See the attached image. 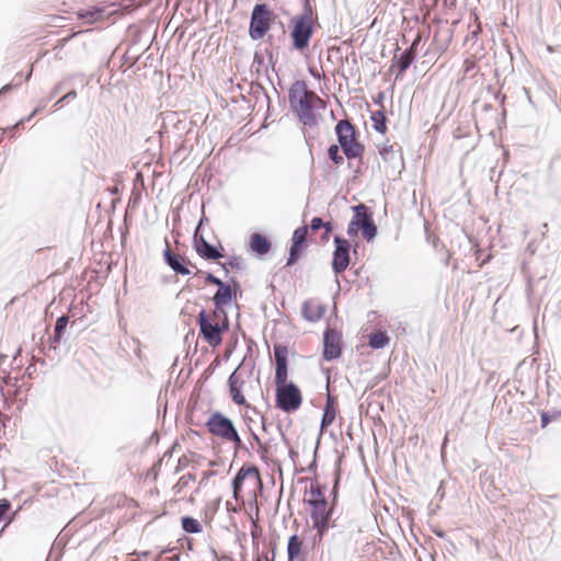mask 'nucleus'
Masks as SVG:
<instances>
[{
  "label": "nucleus",
  "mask_w": 561,
  "mask_h": 561,
  "mask_svg": "<svg viewBox=\"0 0 561 561\" xmlns=\"http://www.w3.org/2000/svg\"><path fill=\"white\" fill-rule=\"evenodd\" d=\"M275 359L276 386L275 402L276 407L285 413L296 412L302 404V394L299 387L287 381L288 378V350L282 343H275L273 346Z\"/></svg>",
  "instance_id": "obj_1"
},
{
  "label": "nucleus",
  "mask_w": 561,
  "mask_h": 561,
  "mask_svg": "<svg viewBox=\"0 0 561 561\" xmlns=\"http://www.w3.org/2000/svg\"><path fill=\"white\" fill-rule=\"evenodd\" d=\"M288 103L297 119L305 127L318 126V118L314 112V105L310 100V93L307 83L304 80H296L288 90Z\"/></svg>",
  "instance_id": "obj_2"
},
{
  "label": "nucleus",
  "mask_w": 561,
  "mask_h": 561,
  "mask_svg": "<svg viewBox=\"0 0 561 561\" xmlns=\"http://www.w3.org/2000/svg\"><path fill=\"white\" fill-rule=\"evenodd\" d=\"M318 24L317 11H302L300 14L290 19V39L291 48L297 51H304L310 45Z\"/></svg>",
  "instance_id": "obj_3"
},
{
  "label": "nucleus",
  "mask_w": 561,
  "mask_h": 561,
  "mask_svg": "<svg viewBox=\"0 0 561 561\" xmlns=\"http://www.w3.org/2000/svg\"><path fill=\"white\" fill-rule=\"evenodd\" d=\"M214 318L220 321L216 323L211 322L207 311L202 309L197 316V324L201 336H203L209 346L216 348L222 343V334L229 330V318L228 314H219Z\"/></svg>",
  "instance_id": "obj_4"
},
{
  "label": "nucleus",
  "mask_w": 561,
  "mask_h": 561,
  "mask_svg": "<svg viewBox=\"0 0 561 561\" xmlns=\"http://www.w3.org/2000/svg\"><path fill=\"white\" fill-rule=\"evenodd\" d=\"M274 15L266 3H257L253 7L249 24V36L253 41L261 39L270 31Z\"/></svg>",
  "instance_id": "obj_5"
},
{
  "label": "nucleus",
  "mask_w": 561,
  "mask_h": 561,
  "mask_svg": "<svg viewBox=\"0 0 561 561\" xmlns=\"http://www.w3.org/2000/svg\"><path fill=\"white\" fill-rule=\"evenodd\" d=\"M207 431L216 437L227 440L234 432L237 427L232 420L225 415L220 411H214L205 422Z\"/></svg>",
  "instance_id": "obj_6"
},
{
  "label": "nucleus",
  "mask_w": 561,
  "mask_h": 561,
  "mask_svg": "<svg viewBox=\"0 0 561 561\" xmlns=\"http://www.w3.org/2000/svg\"><path fill=\"white\" fill-rule=\"evenodd\" d=\"M334 251L332 254V271L337 276L342 274L351 263L352 245L344 237L336 234L333 238Z\"/></svg>",
  "instance_id": "obj_7"
},
{
  "label": "nucleus",
  "mask_w": 561,
  "mask_h": 561,
  "mask_svg": "<svg viewBox=\"0 0 561 561\" xmlns=\"http://www.w3.org/2000/svg\"><path fill=\"white\" fill-rule=\"evenodd\" d=\"M343 352L342 334L331 327H327L323 332V352L322 357L327 362H332L341 357Z\"/></svg>",
  "instance_id": "obj_8"
},
{
  "label": "nucleus",
  "mask_w": 561,
  "mask_h": 561,
  "mask_svg": "<svg viewBox=\"0 0 561 561\" xmlns=\"http://www.w3.org/2000/svg\"><path fill=\"white\" fill-rule=\"evenodd\" d=\"M231 282L233 283L234 288L225 282L220 283L218 286V289L213 297L215 306L214 317L227 314L225 306L229 305L231 301H237V290L240 288V285L234 278H231Z\"/></svg>",
  "instance_id": "obj_9"
},
{
  "label": "nucleus",
  "mask_w": 561,
  "mask_h": 561,
  "mask_svg": "<svg viewBox=\"0 0 561 561\" xmlns=\"http://www.w3.org/2000/svg\"><path fill=\"white\" fill-rule=\"evenodd\" d=\"M193 248L196 254L206 261H217L225 256V250L221 245H214L209 243L204 234L198 231L193 233Z\"/></svg>",
  "instance_id": "obj_10"
},
{
  "label": "nucleus",
  "mask_w": 561,
  "mask_h": 561,
  "mask_svg": "<svg viewBox=\"0 0 561 561\" xmlns=\"http://www.w3.org/2000/svg\"><path fill=\"white\" fill-rule=\"evenodd\" d=\"M242 364H244V360L230 374L228 378V387L231 400L236 404L243 405L247 409L251 410L253 413L260 414L255 407H252L247 402L245 397L242 393V387L244 385V379L241 377L240 373Z\"/></svg>",
  "instance_id": "obj_11"
},
{
  "label": "nucleus",
  "mask_w": 561,
  "mask_h": 561,
  "mask_svg": "<svg viewBox=\"0 0 561 561\" xmlns=\"http://www.w3.org/2000/svg\"><path fill=\"white\" fill-rule=\"evenodd\" d=\"M165 248L163 250L164 263L176 274L186 276L191 274L190 265L194 266L188 259L180 254L174 253L171 250L170 241L168 238L164 239Z\"/></svg>",
  "instance_id": "obj_12"
},
{
  "label": "nucleus",
  "mask_w": 561,
  "mask_h": 561,
  "mask_svg": "<svg viewBox=\"0 0 561 561\" xmlns=\"http://www.w3.org/2000/svg\"><path fill=\"white\" fill-rule=\"evenodd\" d=\"M416 46L417 41H414L412 45L405 48L401 54H394L392 59V67L398 68L396 79L402 77L404 72L411 67L416 58Z\"/></svg>",
  "instance_id": "obj_13"
},
{
  "label": "nucleus",
  "mask_w": 561,
  "mask_h": 561,
  "mask_svg": "<svg viewBox=\"0 0 561 561\" xmlns=\"http://www.w3.org/2000/svg\"><path fill=\"white\" fill-rule=\"evenodd\" d=\"M312 529L316 531L313 542H321L328 536L329 530L336 527H344L340 522V517L311 518Z\"/></svg>",
  "instance_id": "obj_14"
},
{
  "label": "nucleus",
  "mask_w": 561,
  "mask_h": 561,
  "mask_svg": "<svg viewBox=\"0 0 561 561\" xmlns=\"http://www.w3.org/2000/svg\"><path fill=\"white\" fill-rule=\"evenodd\" d=\"M337 145L342 148L347 142L354 141L358 137V130L348 119H341L334 128Z\"/></svg>",
  "instance_id": "obj_15"
},
{
  "label": "nucleus",
  "mask_w": 561,
  "mask_h": 561,
  "mask_svg": "<svg viewBox=\"0 0 561 561\" xmlns=\"http://www.w3.org/2000/svg\"><path fill=\"white\" fill-rule=\"evenodd\" d=\"M254 474L255 477L260 476L259 468L254 465H243L236 473L231 481V488L233 492V497L237 500L239 493L242 491L244 480L248 476Z\"/></svg>",
  "instance_id": "obj_16"
},
{
  "label": "nucleus",
  "mask_w": 561,
  "mask_h": 561,
  "mask_svg": "<svg viewBox=\"0 0 561 561\" xmlns=\"http://www.w3.org/2000/svg\"><path fill=\"white\" fill-rule=\"evenodd\" d=\"M336 397L328 393L320 422V435L334 422L336 416Z\"/></svg>",
  "instance_id": "obj_17"
},
{
  "label": "nucleus",
  "mask_w": 561,
  "mask_h": 561,
  "mask_svg": "<svg viewBox=\"0 0 561 561\" xmlns=\"http://www.w3.org/2000/svg\"><path fill=\"white\" fill-rule=\"evenodd\" d=\"M327 307L323 304H314L312 300L304 301L301 314L308 322L319 321L325 313Z\"/></svg>",
  "instance_id": "obj_18"
},
{
  "label": "nucleus",
  "mask_w": 561,
  "mask_h": 561,
  "mask_svg": "<svg viewBox=\"0 0 561 561\" xmlns=\"http://www.w3.org/2000/svg\"><path fill=\"white\" fill-rule=\"evenodd\" d=\"M69 323V317L67 314H61L57 318L54 334L48 340V346L50 350H56L58 344L61 342L62 336L66 332L67 325Z\"/></svg>",
  "instance_id": "obj_19"
},
{
  "label": "nucleus",
  "mask_w": 561,
  "mask_h": 561,
  "mask_svg": "<svg viewBox=\"0 0 561 561\" xmlns=\"http://www.w3.org/2000/svg\"><path fill=\"white\" fill-rule=\"evenodd\" d=\"M272 243L266 236L254 232L250 236V248L260 256L267 254L271 250Z\"/></svg>",
  "instance_id": "obj_20"
},
{
  "label": "nucleus",
  "mask_w": 561,
  "mask_h": 561,
  "mask_svg": "<svg viewBox=\"0 0 561 561\" xmlns=\"http://www.w3.org/2000/svg\"><path fill=\"white\" fill-rule=\"evenodd\" d=\"M353 217L351 220L356 221L357 226L362 229L370 219L374 218V213L370 207L360 203L351 207Z\"/></svg>",
  "instance_id": "obj_21"
},
{
  "label": "nucleus",
  "mask_w": 561,
  "mask_h": 561,
  "mask_svg": "<svg viewBox=\"0 0 561 561\" xmlns=\"http://www.w3.org/2000/svg\"><path fill=\"white\" fill-rule=\"evenodd\" d=\"M310 507V518H327L333 517V513L335 507L329 502V500H324L323 502H318L313 505H309Z\"/></svg>",
  "instance_id": "obj_22"
},
{
  "label": "nucleus",
  "mask_w": 561,
  "mask_h": 561,
  "mask_svg": "<svg viewBox=\"0 0 561 561\" xmlns=\"http://www.w3.org/2000/svg\"><path fill=\"white\" fill-rule=\"evenodd\" d=\"M247 85H248L247 94L250 98L254 99L255 103H260L261 101L266 102L267 107H270L271 99H270L265 88L261 83L252 81V82L247 83Z\"/></svg>",
  "instance_id": "obj_23"
},
{
  "label": "nucleus",
  "mask_w": 561,
  "mask_h": 561,
  "mask_svg": "<svg viewBox=\"0 0 561 561\" xmlns=\"http://www.w3.org/2000/svg\"><path fill=\"white\" fill-rule=\"evenodd\" d=\"M341 150L348 160H362L365 152V146L358 141V139H356L354 141L347 142L341 148Z\"/></svg>",
  "instance_id": "obj_24"
},
{
  "label": "nucleus",
  "mask_w": 561,
  "mask_h": 561,
  "mask_svg": "<svg viewBox=\"0 0 561 561\" xmlns=\"http://www.w3.org/2000/svg\"><path fill=\"white\" fill-rule=\"evenodd\" d=\"M325 489L327 486L320 485L317 480L311 481L309 489L310 497L305 499V504L309 506L327 500L328 497L324 494Z\"/></svg>",
  "instance_id": "obj_25"
},
{
  "label": "nucleus",
  "mask_w": 561,
  "mask_h": 561,
  "mask_svg": "<svg viewBox=\"0 0 561 561\" xmlns=\"http://www.w3.org/2000/svg\"><path fill=\"white\" fill-rule=\"evenodd\" d=\"M78 18L83 20L88 24H92L101 20L104 15V9L98 7H91L89 9L79 10L77 13Z\"/></svg>",
  "instance_id": "obj_26"
},
{
  "label": "nucleus",
  "mask_w": 561,
  "mask_h": 561,
  "mask_svg": "<svg viewBox=\"0 0 561 561\" xmlns=\"http://www.w3.org/2000/svg\"><path fill=\"white\" fill-rule=\"evenodd\" d=\"M302 540L297 534L291 535L287 541V559L294 561L301 554Z\"/></svg>",
  "instance_id": "obj_27"
},
{
  "label": "nucleus",
  "mask_w": 561,
  "mask_h": 561,
  "mask_svg": "<svg viewBox=\"0 0 561 561\" xmlns=\"http://www.w3.org/2000/svg\"><path fill=\"white\" fill-rule=\"evenodd\" d=\"M379 154L381 159L387 163H394L396 161H399L401 165L403 167V158L402 154H398L393 150V146L389 144H383L378 148Z\"/></svg>",
  "instance_id": "obj_28"
},
{
  "label": "nucleus",
  "mask_w": 561,
  "mask_h": 561,
  "mask_svg": "<svg viewBox=\"0 0 561 561\" xmlns=\"http://www.w3.org/2000/svg\"><path fill=\"white\" fill-rule=\"evenodd\" d=\"M389 336L383 331H376L369 334L368 336V345L373 350H381L389 344Z\"/></svg>",
  "instance_id": "obj_29"
},
{
  "label": "nucleus",
  "mask_w": 561,
  "mask_h": 561,
  "mask_svg": "<svg viewBox=\"0 0 561 561\" xmlns=\"http://www.w3.org/2000/svg\"><path fill=\"white\" fill-rule=\"evenodd\" d=\"M374 129L379 134H386L387 131V116L385 111H375L370 115Z\"/></svg>",
  "instance_id": "obj_30"
},
{
  "label": "nucleus",
  "mask_w": 561,
  "mask_h": 561,
  "mask_svg": "<svg viewBox=\"0 0 561 561\" xmlns=\"http://www.w3.org/2000/svg\"><path fill=\"white\" fill-rule=\"evenodd\" d=\"M182 529L187 534H199L203 530L201 523L192 516L181 518Z\"/></svg>",
  "instance_id": "obj_31"
},
{
  "label": "nucleus",
  "mask_w": 561,
  "mask_h": 561,
  "mask_svg": "<svg viewBox=\"0 0 561 561\" xmlns=\"http://www.w3.org/2000/svg\"><path fill=\"white\" fill-rule=\"evenodd\" d=\"M340 522L344 525V527L332 528L333 530H335L333 533V536L339 535L342 537V539L350 540L352 538V535H353L354 528H355L353 520L344 522L340 518Z\"/></svg>",
  "instance_id": "obj_32"
},
{
  "label": "nucleus",
  "mask_w": 561,
  "mask_h": 561,
  "mask_svg": "<svg viewBox=\"0 0 561 561\" xmlns=\"http://www.w3.org/2000/svg\"><path fill=\"white\" fill-rule=\"evenodd\" d=\"M363 238L367 242H371L375 240L378 233L377 225L374 221V218L370 219L362 229H360Z\"/></svg>",
  "instance_id": "obj_33"
},
{
  "label": "nucleus",
  "mask_w": 561,
  "mask_h": 561,
  "mask_svg": "<svg viewBox=\"0 0 561 561\" xmlns=\"http://www.w3.org/2000/svg\"><path fill=\"white\" fill-rule=\"evenodd\" d=\"M307 236H308V227L307 226L298 227L293 233L291 243L305 248L307 244Z\"/></svg>",
  "instance_id": "obj_34"
},
{
  "label": "nucleus",
  "mask_w": 561,
  "mask_h": 561,
  "mask_svg": "<svg viewBox=\"0 0 561 561\" xmlns=\"http://www.w3.org/2000/svg\"><path fill=\"white\" fill-rule=\"evenodd\" d=\"M340 482H341V472H340V469H336L334 471L333 485H332V489L330 491V497H331L330 503L334 507H336V504H337Z\"/></svg>",
  "instance_id": "obj_35"
},
{
  "label": "nucleus",
  "mask_w": 561,
  "mask_h": 561,
  "mask_svg": "<svg viewBox=\"0 0 561 561\" xmlns=\"http://www.w3.org/2000/svg\"><path fill=\"white\" fill-rule=\"evenodd\" d=\"M340 149L341 147L337 144H332L328 148V157L336 165L344 162V157L340 153Z\"/></svg>",
  "instance_id": "obj_36"
},
{
  "label": "nucleus",
  "mask_w": 561,
  "mask_h": 561,
  "mask_svg": "<svg viewBox=\"0 0 561 561\" xmlns=\"http://www.w3.org/2000/svg\"><path fill=\"white\" fill-rule=\"evenodd\" d=\"M304 249L305 248H302L300 245L291 243L290 249H289V255H288V259L286 262V266H291V265L296 264L297 261L299 260Z\"/></svg>",
  "instance_id": "obj_37"
},
{
  "label": "nucleus",
  "mask_w": 561,
  "mask_h": 561,
  "mask_svg": "<svg viewBox=\"0 0 561 561\" xmlns=\"http://www.w3.org/2000/svg\"><path fill=\"white\" fill-rule=\"evenodd\" d=\"M194 480H195V476L192 473H186V474L182 476L179 479V481L175 483V485L173 486L175 494L181 493L183 491V489H185L188 485V483Z\"/></svg>",
  "instance_id": "obj_38"
},
{
  "label": "nucleus",
  "mask_w": 561,
  "mask_h": 561,
  "mask_svg": "<svg viewBox=\"0 0 561 561\" xmlns=\"http://www.w3.org/2000/svg\"><path fill=\"white\" fill-rule=\"evenodd\" d=\"M10 510H11V502L7 499L1 500L0 501V523L8 518L7 523L4 524V527L8 526L12 520V517H8V513Z\"/></svg>",
  "instance_id": "obj_39"
},
{
  "label": "nucleus",
  "mask_w": 561,
  "mask_h": 561,
  "mask_svg": "<svg viewBox=\"0 0 561 561\" xmlns=\"http://www.w3.org/2000/svg\"><path fill=\"white\" fill-rule=\"evenodd\" d=\"M226 442H230L233 444L234 455H237L238 451L245 449V445L243 444L238 433V430Z\"/></svg>",
  "instance_id": "obj_40"
},
{
  "label": "nucleus",
  "mask_w": 561,
  "mask_h": 561,
  "mask_svg": "<svg viewBox=\"0 0 561 561\" xmlns=\"http://www.w3.org/2000/svg\"><path fill=\"white\" fill-rule=\"evenodd\" d=\"M46 104H47V101L43 100L41 102V104L37 107H35L33 110V112L27 117L20 119L15 124V127L19 128V127L23 126L25 122H30L37 113H39L43 108H45Z\"/></svg>",
  "instance_id": "obj_41"
},
{
  "label": "nucleus",
  "mask_w": 561,
  "mask_h": 561,
  "mask_svg": "<svg viewBox=\"0 0 561 561\" xmlns=\"http://www.w3.org/2000/svg\"><path fill=\"white\" fill-rule=\"evenodd\" d=\"M222 267V270L226 272V274L228 273V270L226 267V265H229L231 266L232 268H240L241 267V259L240 256H237V255H232L229 257L228 262L226 264L224 263H219Z\"/></svg>",
  "instance_id": "obj_42"
},
{
  "label": "nucleus",
  "mask_w": 561,
  "mask_h": 561,
  "mask_svg": "<svg viewBox=\"0 0 561 561\" xmlns=\"http://www.w3.org/2000/svg\"><path fill=\"white\" fill-rule=\"evenodd\" d=\"M323 229V233L321 236V241L322 242H328L331 238V233L334 229L333 227V222L332 221H325L324 224V227H322Z\"/></svg>",
  "instance_id": "obj_43"
},
{
  "label": "nucleus",
  "mask_w": 561,
  "mask_h": 561,
  "mask_svg": "<svg viewBox=\"0 0 561 561\" xmlns=\"http://www.w3.org/2000/svg\"><path fill=\"white\" fill-rule=\"evenodd\" d=\"M325 221L321 217H313L310 220L309 228L312 232H316L324 227Z\"/></svg>",
  "instance_id": "obj_44"
},
{
  "label": "nucleus",
  "mask_w": 561,
  "mask_h": 561,
  "mask_svg": "<svg viewBox=\"0 0 561 561\" xmlns=\"http://www.w3.org/2000/svg\"><path fill=\"white\" fill-rule=\"evenodd\" d=\"M559 416H560L559 412H554L553 414H550L549 412H542L541 416H540L541 426L546 427L551 422L552 419H556Z\"/></svg>",
  "instance_id": "obj_45"
},
{
  "label": "nucleus",
  "mask_w": 561,
  "mask_h": 561,
  "mask_svg": "<svg viewBox=\"0 0 561 561\" xmlns=\"http://www.w3.org/2000/svg\"><path fill=\"white\" fill-rule=\"evenodd\" d=\"M360 231V228L357 226L356 221L351 220L347 225V236L350 238H355L358 236V232Z\"/></svg>",
  "instance_id": "obj_46"
},
{
  "label": "nucleus",
  "mask_w": 561,
  "mask_h": 561,
  "mask_svg": "<svg viewBox=\"0 0 561 561\" xmlns=\"http://www.w3.org/2000/svg\"><path fill=\"white\" fill-rule=\"evenodd\" d=\"M270 447L262 443L257 446V454L262 461L266 462L268 459Z\"/></svg>",
  "instance_id": "obj_47"
},
{
  "label": "nucleus",
  "mask_w": 561,
  "mask_h": 561,
  "mask_svg": "<svg viewBox=\"0 0 561 561\" xmlns=\"http://www.w3.org/2000/svg\"><path fill=\"white\" fill-rule=\"evenodd\" d=\"M319 444H320V438H318V440H317V445H316V448H314V451H313V460L305 469L308 472H316L317 471V453H318Z\"/></svg>",
  "instance_id": "obj_48"
},
{
  "label": "nucleus",
  "mask_w": 561,
  "mask_h": 561,
  "mask_svg": "<svg viewBox=\"0 0 561 561\" xmlns=\"http://www.w3.org/2000/svg\"><path fill=\"white\" fill-rule=\"evenodd\" d=\"M77 98V92L76 90H71L69 91L68 93H66L62 98H60L56 103H55V107H58V106H61L64 102L66 101H69V100H73Z\"/></svg>",
  "instance_id": "obj_49"
},
{
  "label": "nucleus",
  "mask_w": 561,
  "mask_h": 561,
  "mask_svg": "<svg viewBox=\"0 0 561 561\" xmlns=\"http://www.w3.org/2000/svg\"><path fill=\"white\" fill-rule=\"evenodd\" d=\"M205 282H206L207 284H211V285H215V286H217V287L220 285V283H222V280H221L219 277L215 276V275H214L213 273H210V272H207V273L205 274Z\"/></svg>",
  "instance_id": "obj_50"
},
{
  "label": "nucleus",
  "mask_w": 561,
  "mask_h": 561,
  "mask_svg": "<svg viewBox=\"0 0 561 561\" xmlns=\"http://www.w3.org/2000/svg\"><path fill=\"white\" fill-rule=\"evenodd\" d=\"M190 463V460L186 456H181L178 461V466L175 468V473H179L181 470H183L185 467H187Z\"/></svg>",
  "instance_id": "obj_51"
},
{
  "label": "nucleus",
  "mask_w": 561,
  "mask_h": 561,
  "mask_svg": "<svg viewBox=\"0 0 561 561\" xmlns=\"http://www.w3.org/2000/svg\"><path fill=\"white\" fill-rule=\"evenodd\" d=\"M62 87H64V82H59L57 83L53 91L50 92L48 99L46 100L47 102L50 101L51 99H54L56 96V94H58L61 90H62Z\"/></svg>",
  "instance_id": "obj_52"
},
{
  "label": "nucleus",
  "mask_w": 561,
  "mask_h": 561,
  "mask_svg": "<svg viewBox=\"0 0 561 561\" xmlns=\"http://www.w3.org/2000/svg\"><path fill=\"white\" fill-rule=\"evenodd\" d=\"M314 0H301L302 2V11H316L313 5Z\"/></svg>",
  "instance_id": "obj_53"
},
{
  "label": "nucleus",
  "mask_w": 561,
  "mask_h": 561,
  "mask_svg": "<svg viewBox=\"0 0 561 561\" xmlns=\"http://www.w3.org/2000/svg\"><path fill=\"white\" fill-rule=\"evenodd\" d=\"M344 60L346 62H351L353 67H357V58L354 50H352L351 54L344 58Z\"/></svg>",
  "instance_id": "obj_54"
},
{
  "label": "nucleus",
  "mask_w": 561,
  "mask_h": 561,
  "mask_svg": "<svg viewBox=\"0 0 561 561\" xmlns=\"http://www.w3.org/2000/svg\"><path fill=\"white\" fill-rule=\"evenodd\" d=\"M206 222H208V218H207V217L205 216V214L203 213V215H202L201 219L198 220V224H197V226H196V228H195V230H194V231H198V232H201L202 227H203Z\"/></svg>",
  "instance_id": "obj_55"
},
{
  "label": "nucleus",
  "mask_w": 561,
  "mask_h": 561,
  "mask_svg": "<svg viewBox=\"0 0 561 561\" xmlns=\"http://www.w3.org/2000/svg\"><path fill=\"white\" fill-rule=\"evenodd\" d=\"M207 552H208V554L210 557V561H219V557H218V553L215 550V548L209 547Z\"/></svg>",
  "instance_id": "obj_56"
},
{
  "label": "nucleus",
  "mask_w": 561,
  "mask_h": 561,
  "mask_svg": "<svg viewBox=\"0 0 561 561\" xmlns=\"http://www.w3.org/2000/svg\"><path fill=\"white\" fill-rule=\"evenodd\" d=\"M275 557H276V550H275V547L272 548V551L268 553H266L264 556L265 560L266 561H275Z\"/></svg>",
  "instance_id": "obj_57"
},
{
  "label": "nucleus",
  "mask_w": 561,
  "mask_h": 561,
  "mask_svg": "<svg viewBox=\"0 0 561 561\" xmlns=\"http://www.w3.org/2000/svg\"><path fill=\"white\" fill-rule=\"evenodd\" d=\"M35 371H36V367H35V363L33 362L26 367L25 373L27 374L28 377H32Z\"/></svg>",
  "instance_id": "obj_58"
},
{
  "label": "nucleus",
  "mask_w": 561,
  "mask_h": 561,
  "mask_svg": "<svg viewBox=\"0 0 561 561\" xmlns=\"http://www.w3.org/2000/svg\"><path fill=\"white\" fill-rule=\"evenodd\" d=\"M383 99H385V94L383 92H379L376 98H374V103L375 104H378L380 106H382V102H383Z\"/></svg>",
  "instance_id": "obj_59"
},
{
  "label": "nucleus",
  "mask_w": 561,
  "mask_h": 561,
  "mask_svg": "<svg viewBox=\"0 0 561 561\" xmlns=\"http://www.w3.org/2000/svg\"><path fill=\"white\" fill-rule=\"evenodd\" d=\"M249 431L251 433L252 439L257 444V446L260 444H262L261 438L259 437V435L251 427H249Z\"/></svg>",
  "instance_id": "obj_60"
},
{
  "label": "nucleus",
  "mask_w": 561,
  "mask_h": 561,
  "mask_svg": "<svg viewBox=\"0 0 561 561\" xmlns=\"http://www.w3.org/2000/svg\"><path fill=\"white\" fill-rule=\"evenodd\" d=\"M263 61H264V59H263L262 55L259 53H255L254 57H253V62L262 65Z\"/></svg>",
  "instance_id": "obj_61"
},
{
  "label": "nucleus",
  "mask_w": 561,
  "mask_h": 561,
  "mask_svg": "<svg viewBox=\"0 0 561 561\" xmlns=\"http://www.w3.org/2000/svg\"><path fill=\"white\" fill-rule=\"evenodd\" d=\"M433 533L438 537L444 539L446 537V533L443 529H434Z\"/></svg>",
  "instance_id": "obj_62"
},
{
  "label": "nucleus",
  "mask_w": 561,
  "mask_h": 561,
  "mask_svg": "<svg viewBox=\"0 0 561 561\" xmlns=\"http://www.w3.org/2000/svg\"><path fill=\"white\" fill-rule=\"evenodd\" d=\"M180 558H181V553L176 552L172 557L167 558L165 561H180Z\"/></svg>",
  "instance_id": "obj_63"
},
{
  "label": "nucleus",
  "mask_w": 561,
  "mask_h": 561,
  "mask_svg": "<svg viewBox=\"0 0 561 561\" xmlns=\"http://www.w3.org/2000/svg\"><path fill=\"white\" fill-rule=\"evenodd\" d=\"M9 420H10V417H9V416L3 415V414L0 412V425H1L2 427H5V421H9Z\"/></svg>",
  "instance_id": "obj_64"
}]
</instances>
